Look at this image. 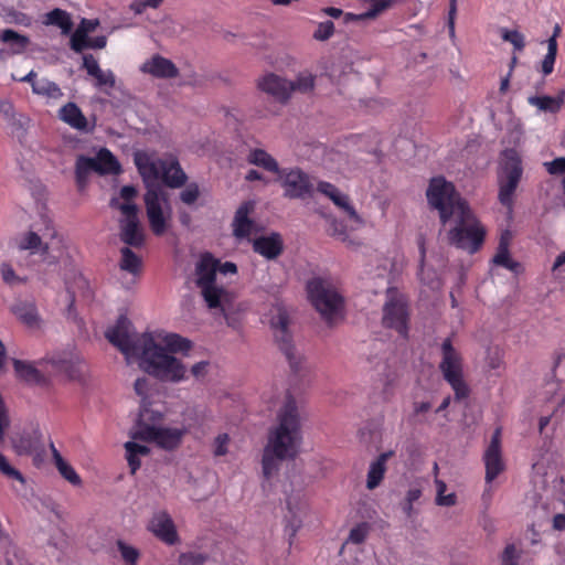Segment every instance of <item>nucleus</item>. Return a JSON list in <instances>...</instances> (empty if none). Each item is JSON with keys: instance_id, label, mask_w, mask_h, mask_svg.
I'll return each instance as SVG.
<instances>
[{"instance_id": "nucleus-12", "label": "nucleus", "mask_w": 565, "mask_h": 565, "mask_svg": "<svg viewBox=\"0 0 565 565\" xmlns=\"http://www.w3.org/2000/svg\"><path fill=\"white\" fill-rule=\"evenodd\" d=\"M407 308L404 296L395 288L387 289L383 309V324L394 329L402 339L407 334Z\"/></svg>"}, {"instance_id": "nucleus-14", "label": "nucleus", "mask_w": 565, "mask_h": 565, "mask_svg": "<svg viewBox=\"0 0 565 565\" xmlns=\"http://www.w3.org/2000/svg\"><path fill=\"white\" fill-rule=\"evenodd\" d=\"M277 181L288 199H305L311 195L313 190L309 175L296 167L281 169Z\"/></svg>"}, {"instance_id": "nucleus-11", "label": "nucleus", "mask_w": 565, "mask_h": 565, "mask_svg": "<svg viewBox=\"0 0 565 565\" xmlns=\"http://www.w3.org/2000/svg\"><path fill=\"white\" fill-rule=\"evenodd\" d=\"M139 154L146 156L149 161L153 163L156 172V186L163 188L161 180L166 185L170 188H180L186 181V174L181 169L178 160L173 157H167L164 159L158 158L154 153L146 151H136L134 154V161Z\"/></svg>"}, {"instance_id": "nucleus-55", "label": "nucleus", "mask_w": 565, "mask_h": 565, "mask_svg": "<svg viewBox=\"0 0 565 565\" xmlns=\"http://www.w3.org/2000/svg\"><path fill=\"white\" fill-rule=\"evenodd\" d=\"M184 422H188L189 426L199 425L205 418V409L199 407H188L184 411Z\"/></svg>"}, {"instance_id": "nucleus-63", "label": "nucleus", "mask_w": 565, "mask_h": 565, "mask_svg": "<svg viewBox=\"0 0 565 565\" xmlns=\"http://www.w3.org/2000/svg\"><path fill=\"white\" fill-rule=\"evenodd\" d=\"M331 235L337 239L345 243L348 246L355 248L359 246V242L355 238H352L345 231L334 225L331 230Z\"/></svg>"}, {"instance_id": "nucleus-30", "label": "nucleus", "mask_w": 565, "mask_h": 565, "mask_svg": "<svg viewBox=\"0 0 565 565\" xmlns=\"http://www.w3.org/2000/svg\"><path fill=\"white\" fill-rule=\"evenodd\" d=\"M45 225L25 233L19 241V247L31 254L42 255L44 242H46Z\"/></svg>"}, {"instance_id": "nucleus-46", "label": "nucleus", "mask_w": 565, "mask_h": 565, "mask_svg": "<svg viewBox=\"0 0 565 565\" xmlns=\"http://www.w3.org/2000/svg\"><path fill=\"white\" fill-rule=\"evenodd\" d=\"M30 118L23 114L15 111L12 117L7 120L12 132L18 137L23 136L30 127Z\"/></svg>"}, {"instance_id": "nucleus-16", "label": "nucleus", "mask_w": 565, "mask_h": 565, "mask_svg": "<svg viewBox=\"0 0 565 565\" xmlns=\"http://www.w3.org/2000/svg\"><path fill=\"white\" fill-rule=\"evenodd\" d=\"M439 369L443 377L451 386L457 401L467 398L470 390L463 379L462 361L459 355H444Z\"/></svg>"}, {"instance_id": "nucleus-44", "label": "nucleus", "mask_w": 565, "mask_h": 565, "mask_svg": "<svg viewBox=\"0 0 565 565\" xmlns=\"http://www.w3.org/2000/svg\"><path fill=\"white\" fill-rule=\"evenodd\" d=\"M419 250H420V269H419V278L420 280L429 286L431 289H437L440 286L439 277L438 275L428 268L425 264V247L424 244H419Z\"/></svg>"}, {"instance_id": "nucleus-36", "label": "nucleus", "mask_w": 565, "mask_h": 565, "mask_svg": "<svg viewBox=\"0 0 565 565\" xmlns=\"http://www.w3.org/2000/svg\"><path fill=\"white\" fill-rule=\"evenodd\" d=\"M316 78L317 76L309 70L299 72L294 79H289L290 95L311 94L316 87Z\"/></svg>"}, {"instance_id": "nucleus-9", "label": "nucleus", "mask_w": 565, "mask_h": 565, "mask_svg": "<svg viewBox=\"0 0 565 565\" xmlns=\"http://www.w3.org/2000/svg\"><path fill=\"white\" fill-rule=\"evenodd\" d=\"M98 174H118L121 166L116 157L106 148L97 150L94 157L78 156L75 164V178L79 186H84L90 172Z\"/></svg>"}, {"instance_id": "nucleus-3", "label": "nucleus", "mask_w": 565, "mask_h": 565, "mask_svg": "<svg viewBox=\"0 0 565 565\" xmlns=\"http://www.w3.org/2000/svg\"><path fill=\"white\" fill-rule=\"evenodd\" d=\"M300 416L296 401L286 396L277 413V424L268 433L263 455V472L266 478L274 476L282 460L294 459L301 445Z\"/></svg>"}, {"instance_id": "nucleus-35", "label": "nucleus", "mask_w": 565, "mask_h": 565, "mask_svg": "<svg viewBox=\"0 0 565 565\" xmlns=\"http://www.w3.org/2000/svg\"><path fill=\"white\" fill-rule=\"evenodd\" d=\"M392 455V451L383 452L370 465L366 480L367 489L373 490L381 483L386 471V461Z\"/></svg>"}, {"instance_id": "nucleus-27", "label": "nucleus", "mask_w": 565, "mask_h": 565, "mask_svg": "<svg viewBox=\"0 0 565 565\" xmlns=\"http://www.w3.org/2000/svg\"><path fill=\"white\" fill-rule=\"evenodd\" d=\"M254 202L243 203L236 211L233 221V232L238 238L249 237L255 231V224L249 218V214L254 211Z\"/></svg>"}, {"instance_id": "nucleus-18", "label": "nucleus", "mask_w": 565, "mask_h": 565, "mask_svg": "<svg viewBox=\"0 0 565 565\" xmlns=\"http://www.w3.org/2000/svg\"><path fill=\"white\" fill-rule=\"evenodd\" d=\"M10 311L30 331L40 332L46 327L45 320L40 315L38 306L32 299H17L10 306Z\"/></svg>"}, {"instance_id": "nucleus-58", "label": "nucleus", "mask_w": 565, "mask_h": 565, "mask_svg": "<svg viewBox=\"0 0 565 565\" xmlns=\"http://www.w3.org/2000/svg\"><path fill=\"white\" fill-rule=\"evenodd\" d=\"M551 270L554 279L565 280V249L555 257Z\"/></svg>"}, {"instance_id": "nucleus-48", "label": "nucleus", "mask_w": 565, "mask_h": 565, "mask_svg": "<svg viewBox=\"0 0 565 565\" xmlns=\"http://www.w3.org/2000/svg\"><path fill=\"white\" fill-rule=\"evenodd\" d=\"M557 54V42L554 39L547 40V53L542 61V72L548 75L553 72L554 63Z\"/></svg>"}, {"instance_id": "nucleus-17", "label": "nucleus", "mask_w": 565, "mask_h": 565, "mask_svg": "<svg viewBox=\"0 0 565 565\" xmlns=\"http://www.w3.org/2000/svg\"><path fill=\"white\" fill-rule=\"evenodd\" d=\"M265 318L274 331L276 341L280 343V350L286 352L296 350L288 331L289 316L286 308L281 303H275Z\"/></svg>"}, {"instance_id": "nucleus-64", "label": "nucleus", "mask_w": 565, "mask_h": 565, "mask_svg": "<svg viewBox=\"0 0 565 565\" xmlns=\"http://www.w3.org/2000/svg\"><path fill=\"white\" fill-rule=\"evenodd\" d=\"M519 553L514 545H508L502 554V565H518Z\"/></svg>"}, {"instance_id": "nucleus-47", "label": "nucleus", "mask_w": 565, "mask_h": 565, "mask_svg": "<svg viewBox=\"0 0 565 565\" xmlns=\"http://www.w3.org/2000/svg\"><path fill=\"white\" fill-rule=\"evenodd\" d=\"M3 19L7 23L30 26L32 23L31 17L24 12L18 11L13 8H6L3 10Z\"/></svg>"}, {"instance_id": "nucleus-15", "label": "nucleus", "mask_w": 565, "mask_h": 565, "mask_svg": "<svg viewBox=\"0 0 565 565\" xmlns=\"http://www.w3.org/2000/svg\"><path fill=\"white\" fill-rule=\"evenodd\" d=\"M46 242H44L42 260L47 265H57L67 269L72 262L68 248L64 239L57 235L55 227L51 222L45 223Z\"/></svg>"}, {"instance_id": "nucleus-61", "label": "nucleus", "mask_w": 565, "mask_h": 565, "mask_svg": "<svg viewBox=\"0 0 565 565\" xmlns=\"http://www.w3.org/2000/svg\"><path fill=\"white\" fill-rule=\"evenodd\" d=\"M0 471L9 478L18 480L22 483L24 482L23 476L9 463L2 454H0Z\"/></svg>"}, {"instance_id": "nucleus-56", "label": "nucleus", "mask_w": 565, "mask_h": 565, "mask_svg": "<svg viewBox=\"0 0 565 565\" xmlns=\"http://www.w3.org/2000/svg\"><path fill=\"white\" fill-rule=\"evenodd\" d=\"M200 196V189L196 183H189L180 193V199L184 204H193Z\"/></svg>"}, {"instance_id": "nucleus-52", "label": "nucleus", "mask_w": 565, "mask_h": 565, "mask_svg": "<svg viewBox=\"0 0 565 565\" xmlns=\"http://www.w3.org/2000/svg\"><path fill=\"white\" fill-rule=\"evenodd\" d=\"M501 36L504 41L510 42L518 51H521L525 45L524 36L515 30L502 29Z\"/></svg>"}, {"instance_id": "nucleus-7", "label": "nucleus", "mask_w": 565, "mask_h": 565, "mask_svg": "<svg viewBox=\"0 0 565 565\" xmlns=\"http://www.w3.org/2000/svg\"><path fill=\"white\" fill-rule=\"evenodd\" d=\"M308 298L328 323H335L343 318L344 298L333 282L322 278H313L307 285Z\"/></svg>"}, {"instance_id": "nucleus-33", "label": "nucleus", "mask_w": 565, "mask_h": 565, "mask_svg": "<svg viewBox=\"0 0 565 565\" xmlns=\"http://www.w3.org/2000/svg\"><path fill=\"white\" fill-rule=\"evenodd\" d=\"M395 0H367L370 6L369 10L358 14L351 12L345 13V22L375 19L381 13L391 8Z\"/></svg>"}, {"instance_id": "nucleus-5", "label": "nucleus", "mask_w": 565, "mask_h": 565, "mask_svg": "<svg viewBox=\"0 0 565 565\" xmlns=\"http://www.w3.org/2000/svg\"><path fill=\"white\" fill-rule=\"evenodd\" d=\"M136 167L147 188L145 204L150 228L156 235H162L168 230L172 215L167 191L156 186L154 166L146 156L137 157Z\"/></svg>"}, {"instance_id": "nucleus-19", "label": "nucleus", "mask_w": 565, "mask_h": 565, "mask_svg": "<svg viewBox=\"0 0 565 565\" xmlns=\"http://www.w3.org/2000/svg\"><path fill=\"white\" fill-rule=\"evenodd\" d=\"M256 87L280 104H286L291 98L289 79L274 72L260 75L256 81Z\"/></svg>"}, {"instance_id": "nucleus-8", "label": "nucleus", "mask_w": 565, "mask_h": 565, "mask_svg": "<svg viewBox=\"0 0 565 565\" xmlns=\"http://www.w3.org/2000/svg\"><path fill=\"white\" fill-rule=\"evenodd\" d=\"M126 364L163 381L183 379L185 369L174 355H126Z\"/></svg>"}, {"instance_id": "nucleus-37", "label": "nucleus", "mask_w": 565, "mask_h": 565, "mask_svg": "<svg viewBox=\"0 0 565 565\" xmlns=\"http://www.w3.org/2000/svg\"><path fill=\"white\" fill-rule=\"evenodd\" d=\"M0 41L8 46L10 54L23 53L30 43L28 36L11 29H6L0 32Z\"/></svg>"}, {"instance_id": "nucleus-26", "label": "nucleus", "mask_w": 565, "mask_h": 565, "mask_svg": "<svg viewBox=\"0 0 565 565\" xmlns=\"http://www.w3.org/2000/svg\"><path fill=\"white\" fill-rule=\"evenodd\" d=\"M120 238L130 246L139 247L142 245L145 235L138 215L120 217Z\"/></svg>"}, {"instance_id": "nucleus-54", "label": "nucleus", "mask_w": 565, "mask_h": 565, "mask_svg": "<svg viewBox=\"0 0 565 565\" xmlns=\"http://www.w3.org/2000/svg\"><path fill=\"white\" fill-rule=\"evenodd\" d=\"M334 33V24L331 21L320 22L313 32V39L317 41H327Z\"/></svg>"}, {"instance_id": "nucleus-4", "label": "nucleus", "mask_w": 565, "mask_h": 565, "mask_svg": "<svg viewBox=\"0 0 565 565\" xmlns=\"http://www.w3.org/2000/svg\"><path fill=\"white\" fill-rule=\"evenodd\" d=\"M216 273L235 275L237 267L232 262L221 264L210 254L200 257L195 265V282L207 307L225 312L232 305L233 295L217 282Z\"/></svg>"}, {"instance_id": "nucleus-43", "label": "nucleus", "mask_w": 565, "mask_h": 565, "mask_svg": "<svg viewBox=\"0 0 565 565\" xmlns=\"http://www.w3.org/2000/svg\"><path fill=\"white\" fill-rule=\"evenodd\" d=\"M44 24L57 25L58 28H61L63 33H68L72 29V21L70 19V15L61 9H54L51 12L46 13Z\"/></svg>"}, {"instance_id": "nucleus-62", "label": "nucleus", "mask_w": 565, "mask_h": 565, "mask_svg": "<svg viewBox=\"0 0 565 565\" xmlns=\"http://www.w3.org/2000/svg\"><path fill=\"white\" fill-rule=\"evenodd\" d=\"M230 443V437L227 434H220L215 437L213 444V454L214 456H224L227 454V447Z\"/></svg>"}, {"instance_id": "nucleus-31", "label": "nucleus", "mask_w": 565, "mask_h": 565, "mask_svg": "<svg viewBox=\"0 0 565 565\" xmlns=\"http://www.w3.org/2000/svg\"><path fill=\"white\" fill-rule=\"evenodd\" d=\"M58 117L62 121L74 129L85 130L87 128V119L82 110L74 103H67L58 110Z\"/></svg>"}, {"instance_id": "nucleus-39", "label": "nucleus", "mask_w": 565, "mask_h": 565, "mask_svg": "<svg viewBox=\"0 0 565 565\" xmlns=\"http://www.w3.org/2000/svg\"><path fill=\"white\" fill-rule=\"evenodd\" d=\"M50 449H51V452H52V457H53L54 463H55L58 472L61 473V476L64 479H66L72 484H75V486L81 483L79 476L72 468V466H70L63 459V457L61 456L60 451L55 448V446H54V444L52 441L50 443Z\"/></svg>"}, {"instance_id": "nucleus-32", "label": "nucleus", "mask_w": 565, "mask_h": 565, "mask_svg": "<svg viewBox=\"0 0 565 565\" xmlns=\"http://www.w3.org/2000/svg\"><path fill=\"white\" fill-rule=\"evenodd\" d=\"M62 373L67 375L70 379H81L83 375V366L79 361H73L72 359H65L62 355H57V359H51V374Z\"/></svg>"}, {"instance_id": "nucleus-25", "label": "nucleus", "mask_w": 565, "mask_h": 565, "mask_svg": "<svg viewBox=\"0 0 565 565\" xmlns=\"http://www.w3.org/2000/svg\"><path fill=\"white\" fill-rule=\"evenodd\" d=\"M83 65L87 71V74L95 81V86L109 93L116 86V76L110 70H103L98 62L92 55H85L83 57Z\"/></svg>"}, {"instance_id": "nucleus-23", "label": "nucleus", "mask_w": 565, "mask_h": 565, "mask_svg": "<svg viewBox=\"0 0 565 565\" xmlns=\"http://www.w3.org/2000/svg\"><path fill=\"white\" fill-rule=\"evenodd\" d=\"M149 530L169 545H174L179 542L174 522L166 511H159L153 514L149 523Z\"/></svg>"}, {"instance_id": "nucleus-29", "label": "nucleus", "mask_w": 565, "mask_h": 565, "mask_svg": "<svg viewBox=\"0 0 565 565\" xmlns=\"http://www.w3.org/2000/svg\"><path fill=\"white\" fill-rule=\"evenodd\" d=\"M527 103L535 107L537 113L557 114L565 103V89H561L556 96L533 95L527 97Z\"/></svg>"}, {"instance_id": "nucleus-38", "label": "nucleus", "mask_w": 565, "mask_h": 565, "mask_svg": "<svg viewBox=\"0 0 565 565\" xmlns=\"http://www.w3.org/2000/svg\"><path fill=\"white\" fill-rule=\"evenodd\" d=\"M247 161L250 164L260 167V168H263L269 172H273L277 175L281 171L276 159L271 154H269L267 151H265L264 149L257 148V149L250 150L247 156Z\"/></svg>"}, {"instance_id": "nucleus-50", "label": "nucleus", "mask_w": 565, "mask_h": 565, "mask_svg": "<svg viewBox=\"0 0 565 565\" xmlns=\"http://www.w3.org/2000/svg\"><path fill=\"white\" fill-rule=\"evenodd\" d=\"M0 274L2 280L11 287L21 285L25 281V279L17 275L12 266L7 263L1 264Z\"/></svg>"}, {"instance_id": "nucleus-57", "label": "nucleus", "mask_w": 565, "mask_h": 565, "mask_svg": "<svg viewBox=\"0 0 565 565\" xmlns=\"http://www.w3.org/2000/svg\"><path fill=\"white\" fill-rule=\"evenodd\" d=\"M370 527L366 523H361L350 531L348 542L353 544H361L365 541L369 534Z\"/></svg>"}, {"instance_id": "nucleus-28", "label": "nucleus", "mask_w": 565, "mask_h": 565, "mask_svg": "<svg viewBox=\"0 0 565 565\" xmlns=\"http://www.w3.org/2000/svg\"><path fill=\"white\" fill-rule=\"evenodd\" d=\"M136 196V188L126 185L120 189L118 195L111 199L110 205L120 212V217L136 216L138 215V206L135 203Z\"/></svg>"}, {"instance_id": "nucleus-60", "label": "nucleus", "mask_w": 565, "mask_h": 565, "mask_svg": "<svg viewBox=\"0 0 565 565\" xmlns=\"http://www.w3.org/2000/svg\"><path fill=\"white\" fill-rule=\"evenodd\" d=\"M422 495V487L420 486H414L412 487L405 497V503L403 505V510L407 515H411L413 511V503L417 501Z\"/></svg>"}, {"instance_id": "nucleus-24", "label": "nucleus", "mask_w": 565, "mask_h": 565, "mask_svg": "<svg viewBox=\"0 0 565 565\" xmlns=\"http://www.w3.org/2000/svg\"><path fill=\"white\" fill-rule=\"evenodd\" d=\"M253 249L266 259L277 258L284 249V242L278 233L262 234L253 238Z\"/></svg>"}, {"instance_id": "nucleus-41", "label": "nucleus", "mask_w": 565, "mask_h": 565, "mask_svg": "<svg viewBox=\"0 0 565 565\" xmlns=\"http://www.w3.org/2000/svg\"><path fill=\"white\" fill-rule=\"evenodd\" d=\"M126 449V459L130 467L131 473H135L140 467L139 456H148L150 448L135 441H127L124 445Z\"/></svg>"}, {"instance_id": "nucleus-22", "label": "nucleus", "mask_w": 565, "mask_h": 565, "mask_svg": "<svg viewBox=\"0 0 565 565\" xmlns=\"http://www.w3.org/2000/svg\"><path fill=\"white\" fill-rule=\"evenodd\" d=\"M500 438L501 431L500 429H497L493 433L491 441L483 456L487 482L494 480L504 470V463L501 456Z\"/></svg>"}, {"instance_id": "nucleus-42", "label": "nucleus", "mask_w": 565, "mask_h": 565, "mask_svg": "<svg viewBox=\"0 0 565 565\" xmlns=\"http://www.w3.org/2000/svg\"><path fill=\"white\" fill-rule=\"evenodd\" d=\"M32 90L34 94L49 99H58L63 95L60 87L46 78H40L32 82Z\"/></svg>"}, {"instance_id": "nucleus-40", "label": "nucleus", "mask_w": 565, "mask_h": 565, "mask_svg": "<svg viewBox=\"0 0 565 565\" xmlns=\"http://www.w3.org/2000/svg\"><path fill=\"white\" fill-rule=\"evenodd\" d=\"M120 262L119 267L122 271H126L132 276H137L141 271L142 262L141 258L132 252L129 247H122L120 249Z\"/></svg>"}, {"instance_id": "nucleus-13", "label": "nucleus", "mask_w": 565, "mask_h": 565, "mask_svg": "<svg viewBox=\"0 0 565 565\" xmlns=\"http://www.w3.org/2000/svg\"><path fill=\"white\" fill-rule=\"evenodd\" d=\"M12 364L15 376L21 382L33 386L47 384L51 375V359L41 358L36 361L13 359Z\"/></svg>"}, {"instance_id": "nucleus-1", "label": "nucleus", "mask_w": 565, "mask_h": 565, "mask_svg": "<svg viewBox=\"0 0 565 565\" xmlns=\"http://www.w3.org/2000/svg\"><path fill=\"white\" fill-rule=\"evenodd\" d=\"M427 199L439 212L443 224L450 226L449 242L469 253L477 252L483 242L484 228L454 185L444 178H435L427 189Z\"/></svg>"}, {"instance_id": "nucleus-51", "label": "nucleus", "mask_w": 565, "mask_h": 565, "mask_svg": "<svg viewBox=\"0 0 565 565\" xmlns=\"http://www.w3.org/2000/svg\"><path fill=\"white\" fill-rule=\"evenodd\" d=\"M90 38L88 33L77 28L71 38V47L75 52H82L85 49H88Z\"/></svg>"}, {"instance_id": "nucleus-2", "label": "nucleus", "mask_w": 565, "mask_h": 565, "mask_svg": "<svg viewBox=\"0 0 565 565\" xmlns=\"http://www.w3.org/2000/svg\"><path fill=\"white\" fill-rule=\"evenodd\" d=\"M104 335L121 353H184L194 349L189 339L177 333L164 330L137 332L124 315L107 326Z\"/></svg>"}, {"instance_id": "nucleus-45", "label": "nucleus", "mask_w": 565, "mask_h": 565, "mask_svg": "<svg viewBox=\"0 0 565 565\" xmlns=\"http://www.w3.org/2000/svg\"><path fill=\"white\" fill-rule=\"evenodd\" d=\"M11 443L12 448L20 456L31 454L34 448V439L30 434L26 433L14 435L11 439Z\"/></svg>"}, {"instance_id": "nucleus-6", "label": "nucleus", "mask_w": 565, "mask_h": 565, "mask_svg": "<svg viewBox=\"0 0 565 565\" xmlns=\"http://www.w3.org/2000/svg\"><path fill=\"white\" fill-rule=\"evenodd\" d=\"M160 417L148 406L142 405L135 426L129 435L132 439L153 441L163 449L177 448L184 435L185 429L158 427L154 422Z\"/></svg>"}, {"instance_id": "nucleus-20", "label": "nucleus", "mask_w": 565, "mask_h": 565, "mask_svg": "<svg viewBox=\"0 0 565 565\" xmlns=\"http://www.w3.org/2000/svg\"><path fill=\"white\" fill-rule=\"evenodd\" d=\"M317 190L331 200L332 203L348 216L352 223L351 226L353 230L360 228L364 224L363 220L351 204L348 195L341 192L337 186L329 182H319Z\"/></svg>"}, {"instance_id": "nucleus-49", "label": "nucleus", "mask_w": 565, "mask_h": 565, "mask_svg": "<svg viewBox=\"0 0 565 565\" xmlns=\"http://www.w3.org/2000/svg\"><path fill=\"white\" fill-rule=\"evenodd\" d=\"M435 484L437 489L436 503L441 507H452L456 504L457 497L454 492L444 495V492L447 489L446 483L443 480L435 479Z\"/></svg>"}, {"instance_id": "nucleus-59", "label": "nucleus", "mask_w": 565, "mask_h": 565, "mask_svg": "<svg viewBox=\"0 0 565 565\" xmlns=\"http://www.w3.org/2000/svg\"><path fill=\"white\" fill-rule=\"evenodd\" d=\"M162 2H163V0H135L130 4V9L136 14H141L145 11H147L148 9H157V8H159Z\"/></svg>"}, {"instance_id": "nucleus-53", "label": "nucleus", "mask_w": 565, "mask_h": 565, "mask_svg": "<svg viewBox=\"0 0 565 565\" xmlns=\"http://www.w3.org/2000/svg\"><path fill=\"white\" fill-rule=\"evenodd\" d=\"M117 546L122 559L129 565H135L139 557L138 551L134 546L128 545L122 541H118Z\"/></svg>"}, {"instance_id": "nucleus-21", "label": "nucleus", "mask_w": 565, "mask_h": 565, "mask_svg": "<svg viewBox=\"0 0 565 565\" xmlns=\"http://www.w3.org/2000/svg\"><path fill=\"white\" fill-rule=\"evenodd\" d=\"M139 71L143 74L162 79H171L179 76L177 65L171 60L159 54H153L145 60L140 64Z\"/></svg>"}, {"instance_id": "nucleus-10", "label": "nucleus", "mask_w": 565, "mask_h": 565, "mask_svg": "<svg viewBox=\"0 0 565 565\" xmlns=\"http://www.w3.org/2000/svg\"><path fill=\"white\" fill-rule=\"evenodd\" d=\"M500 164L499 201L510 211L515 189L522 175L521 160L516 151L509 149L502 153Z\"/></svg>"}, {"instance_id": "nucleus-34", "label": "nucleus", "mask_w": 565, "mask_h": 565, "mask_svg": "<svg viewBox=\"0 0 565 565\" xmlns=\"http://www.w3.org/2000/svg\"><path fill=\"white\" fill-rule=\"evenodd\" d=\"M510 237H511V235L509 232H504L501 235L498 250L493 257V264L498 265V266H502L512 273H519L520 265L516 262H514L510 257V254H509L508 245H509Z\"/></svg>"}]
</instances>
